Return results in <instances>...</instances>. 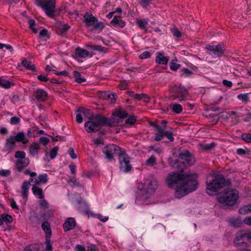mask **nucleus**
<instances>
[{
  "instance_id": "nucleus-25",
  "label": "nucleus",
  "mask_w": 251,
  "mask_h": 251,
  "mask_svg": "<svg viewBox=\"0 0 251 251\" xmlns=\"http://www.w3.org/2000/svg\"><path fill=\"white\" fill-rule=\"evenodd\" d=\"M39 145L36 143H32L29 147V153L33 157L38 154V150L40 149Z\"/></svg>"
},
{
  "instance_id": "nucleus-39",
  "label": "nucleus",
  "mask_w": 251,
  "mask_h": 251,
  "mask_svg": "<svg viewBox=\"0 0 251 251\" xmlns=\"http://www.w3.org/2000/svg\"><path fill=\"white\" fill-rule=\"evenodd\" d=\"M180 75L181 76H184L188 77L191 76L193 73L192 71L188 70L187 68H184L180 71Z\"/></svg>"
},
{
  "instance_id": "nucleus-8",
  "label": "nucleus",
  "mask_w": 251,
  "mask_h": 251,
  "mask_svg": "<svg viewBox=\"0 0 251 251\" xmlns=\"http://www.w3.org/2000/svg\"><path fill=\"white\" fill-rule=\"evenodd\" d=\"M101 118H102V115L97 114L95 115V118L85 122L84 127L86 130L89 133L99 131L103 125V123L100 121Z\"/></svg>"
},
{
  "instance_id": "nucleus-57",
  "label": "nucleus",
  "mask_w": 251,
  "mask_h": 251,
  "mask_svg": "<svg viewBox=\"0 0 251 251\" xmlns=\"http://www.w3.org/2000/svg\"><path fill=\"white\" fill-rule=\"evenodd\" d=\"M151 56V53L148 51H144L139 55V58L141 59H147L150 58Z\"/></svg>"
},
{
  "instance_id": "nucleus-38",
  "label": "nucleus",
  "mask_w": 251,
  "mask_h": 251,
  "mask_svg": "<svg viewBox=\"0 0 251 251\" xmlns=\"http://www.w3.org/2000/svg\"><path fill=\"white\" fill-rule=\"evenodd\" d=\"M75 78V81L78 83H81L86 81V79L82 77L80 73L77 71H74L73 72Z\"/></svg>"
},
{
  "instance_id": "nucleus-52",
  "label": "nucleus",
  "mask_w": 251,
  "mask_h": 251,
  "mask_svg": "<svg viewBox=\"0 0 251 251\" xmlns=\"http://www.w3.org/2000/svg\"><path fill=\"white\" fill-rule=\"evenodd\" d=\"M50 238L51 237H46V251H52V245L50 243Z\"/></svg>"
},
{
  "instance_id": "nucleus-54",
  "label": "nucleus",
  "mask_w": 251,
  "mask_h": 251,
  "mask_svg": "<svg viewBox=\"0 0 251 251\" xmlns=\"http://www.w3.org/2000/svg\"><path fill=\"white\" fill-rule=\"evenodd\" d=\"M20 122V119L17 117H12L10 118V123L12 125H17Z\"/></svg>"
},
{
  "instance_id": "nucleus-15",
  "label": "nucleus",
  "mask_w": 251,
  "mask_h": 251,
  "mask_svg": "<svg viewBox=\"0 0 251 251\" xmlns=\"http://www.w3.org/2000/svg\"><path fill=\"white\" fill-rule=\"evenodd\" d=\"M100 121L103 123V126H108L110 127L118 126L120 123L118 119L115 118L108 119L103 116H102V118H101Z\"/></svg>"
},
{
  "instance_id": "nucleus-64",
  "label": "nucleus",
  "mask_w": 251,
  "mask_h": 251,
  "mask_svg": "<svg viewBox=\"0 0 251 251\" xmlns=\"http://www.w3.org/2000/svg\"><path fill=\"white\" fill-rule=\"evenodd\" d=\"M11 174V172L9 170H0V176H8Z\"/></svg>"
},
{
  "instance_id": "nucleus-16",
  "label": "nucleus",
  "mask_w": 251,
  "mask_h": 251,
  "mask_svg": "<svg viewBox=\"0 0 251 251\" xmlns=\"http://www.w3.org/2000/svg\"><path fill=\"white\" fill-rule=\"evenodd\" d=\"M33 95L39 102L45 101L48 97V93L43 89L39 88L34 92Z\"/></svg>"
},
{
  "instance_id": "nucleus-34",
  "label": "nucleus",
  "mask_w": 251,
  "mask_h": 251,
  "mask_svg": "<svg viewBox=\"0 0 251 251\" xmlns=\"http://www.w3.org/2000/svg\"><path fill=\"white\" fill-rule=\"evenodd\" d=\"M112 115L122 119L126 118L128 116V114L126 111L123 109L116 110L115 111L113 112Z\"/></svg>"
},
{
  "instance_id": "nucleus-3",
  "label": "nucleus",
  "mask_w": 251,
  "mask_h": 251,
  "mask_svg": "<svg viewBox=\"0 0 251 251\" xmlns=\"http://www.w3.org/2000/svg\"><path fill=\"white\" fill-rule=\"evenodd\" d=\"M219 203L225 205L232 206L234 205L239 198V192L236 189L226 188L224 191L217 196Z\"/></svg>"
},
{
  "instance_id": "nucleus-2",
  "label": "nucleus",
  "mask_w": 251,
  "mask_h": 251,
  "mask_svg": "<svg viewBox=\"0 0 251 251\" xmlns=\"http://www.w3.org/2000/svg\"><path fill=\"white\" fill-rule=\"evenodd\" d=\"M178 158L179 159H169V163L173 168L177 169L180 172H182L187 165H192L194 163V160L192 158V154L188 150L180 152Z\"/></svg>"
},
{
  "instance_id": "nucleus-21",
  "label": "nucleus",
  "mask_w": 251,
  "mask_h": 251,
  "mask_svg": "<svg viewBox=\"0 0 251 251\" xmlns=\"http://www.w3.org/2000/svg\"><path fill=\"white\" fill-rule=\"evenodd\" d=\"M156 56L155 58L156 63L159 64L167 65L169 60V56H164V55L160 52H158L156 53Z\"/></svg>"
},
{
  "instance_id": "nucleus-41",
  "label": "nucleus",
  "mask_w": 251,
  "mask_h": 251,
  "mask_svg": "<svg viewBox=\"0 0 251 251\" xmlns=\"http://www.w3.org/2000/svg\"><path fill=\"white\" fill-rule=\"evenodd\" d=\"M250 206V205L248 204L240 207L239 210V213L242 215H245L249 213L250 212H251V207Z\"/></svg>"
},
{
  "instance_id": "nucleus-5",
  "label": "nucleus",
  "mask_w": 251,
  "mask_h": 251,
  "mask_svg": "<svg viewBox=\"0 0 251 251\" xmlns=\"http://www.w3.org/2000/svg\"><path fill=\"white\" fill-rule=\"evenodd\" d=\"M35 3L40 7L49 17L53 19L56 16L55 0H35Z\"/></svg>"
},
{
  "instance_id": "nucleus-20",
  "label": "nucleus",
  "mask_w": 251,
  "mask_h": 251,
  "mask_svg": "<svg viewBox=\"0 0 251 251\" xmlns=\"http://www.w3.org/2000/svg\"><path fill=\"white\" fill-rule=\"evenodd\" d=\"M29 163L28 158L24 159H17L16 161V167L19 172H21L24 168L26 167Z\"/></svg>"
},
{
  "instance_id": "nucleus-35",
  "label": "nucleus",
  "mask_w": 251,
  "mask_h": 251,
  "mask_svg": "<svg viewBox=\"0 0 251 251\" xmlns=\"http://www.w3.org/2000/svg\"><path fill=\"white\" fill-rule=\"evenodd\" d=\"M136 23L141 29L147 30V25L148 24V20L147 19H136Z\"/></svg>"
},
{
  "instance_id": "nucleus-56",
  "label": "nucleus",
  "mask_w": 251,
  "mask_h": 251,
  "mask_svg": "<svg viewBox=\"0 0 251 251\" xmlns=\"http://www.w3.org/2000/svg\"><path fill=\"white\" fill-rule=\"evenodd\" d=\"M152 0H140V4L143 7L146 8L151 4Z\"/></svg>"
},
{
  "instance_id": "nucleus-58",
  "label": "nucleus",
  "mask_w": 251,
  "mask_h": 251,
  "mask_svg": "<svg viewBox=\"0 0 251 251\" xmlns=\"http://www.w3.org/2000/svg\"><path fill=\"white\" fill-rule=\"evenodd\" d=\"M172 33H173V36L177 37L180 38L181 37L182 34L181 32L178 30V29L176 28H173L171 30Z\"/></svg>"
},
{
  "instance_id": "nucleus-18",
  "label": "nucleus",
  "mask_w": 251,
  "mask_h": 251,
  "mask_svg": "<svg viewBox=\"0 0 251 251\" xmlns=\"http://www.w3.org/2000/svg\"><path fill=\"white\" fill-rule=\"evenodd\" d=\"M75 226V221L74 218H68L63 224V228L65 231L74 229Z\"/></svg>"
},
{
  "instance_id": "nucleus-28",
  "label": "nucleus",
  "mask_w": 251,
  "mask_h": 251,
  "mask_svg": "<svg viewBox=\"0 0 251 251\" xmlns=\"http://www.w3.org/2000/svg\"><path fill=\"white\" fill-rule=\"evenodd\" d=\"M33 194L38 196L39 199L42 200L44 198V195L42 188L38 187L35 185H33L31 189Z\"/></svg>"
},
{
  "instance_id": "nucleus-48",
  "label": "nucleus",
  "mask_w": 251,
  "mask_h": 251,
  "mask_svg": "<svg viewBox=\"0 0 251 251\" xmlns=\"http://www.w3.org/2000/svg\"><path fill=\"white\" fill-rule=\"evenodd\" d=\"M136 121V117L133 115H130L126 120L125 123L129 125H133Z\"/></svg>"
},
{
  "instance_id": "nucleus-14",
  "label": "nucleus",
  "mask_w": 251,
  "mask_h": 251,
  "mask_svg": "<svg viewBox=\"0 0 251 251\" xmlns=\"http://www.w3.org/2000/svg\"><path fill=\"white\" fill-rule=\"evenodd\" d=\"M77 203L79 205L78 209L79 212L85 215L89 214V206L85 200L81 198H79L77 200Z\"/></svg>"
},
{
  "instance_id": "nucleus-31",
  "label": "nucleus",
  "mask_w": 251,
  "mask_h": 251,
  "mask_svg": "<svg viewBox=\"0 0 251 251\" xmlns=\"http://www.w3.org/2000/svg\"><path fill=\"white\" fill-rule=\"evenodd\" d=\"M48 178L47 174H40L38 176V179H35L34 184L40 185L41 183H46L48 182Z\"/></svg>"
},
{
  "instance_id": "nucleus-46",
  "label": "nucleus",
  "mask_w": 251,
  "mask_h": 251,
  "mask_svg": "<svg viewBox=\"0 0 251 251\" xmlns=\"http://www.w3.org/2000/svg\"><path fill=\"white\" fill-rule=\"evenodd\" d=\"M241 138L246 143H251V133H242L241 135Z\"/></svg>"
},
{
  "instance_id": "nucleus-13",
  "label": "nucleus",
  "mask_w": 251,
  "mask_h": 251,
  "mask_svg": "<svg viewBox=\"0 0 251 251\" xmlns=\"http://www.w3.org/2000/svg\"><path fill=\"white\" fill-rule=\"evenodd\" d=\"M151 195V194L149 193L148 191L142 188V189L140 190L137 193L136 202L138 203H144L147 201V200Z\"/></svg>"
},
{
  "instance_id": "nucleus-24",
  "label": "nucleus",
  "mask_w": 251,
  "mask_h": 251,
  "mask_svg": "<svg viewBox=\"0 0 251 251\" xmlns=\"http://www.w3.org/2000/svg\"><path fill=\"white\" fill-rule=\"evenodd\" d=\"M77 112L81 113L85 117L88 119V120L95 118V116L91 110L89 109H85L83 107L78 109Z\"/></svg>"
},
{
  "instance_id": "nucleus-42",
  "label": "nucleus",
  "mask_w": 251,
  "mask_h": 251,
  "mask_svg": "<svg viewBox=\"0 0 251 251\" xmlns=\"http://www.w3.org/2000/svg\"><path fill=\"white\" fill-rule=\"evenodd\" d=\"M237 98L241 100L243 103H247L249 101V97L248 93L240 94L237 96Z\"/></svg>"
},
{
  "instance_id": "nucleus-59",
  "label": "nucleus",
  "mask_w": 251,
  "mask_h": 251,
  "mask_svg": "<svg viewBox=\"0 0 251 251\" xmlns=\"http://www.w3.org/2000/svg\"><path fill=\"white\" fill-rule=\"evenodd\" d=\"M50 142V140L46 137H41L39 138V143L44 146H46Z\"/></svg>"
},
{
  "instance_id": "nucleus-12",
  "label": "nucleus",
  "mask_w": 251,
  "mask_h": 251,
  "mask_svg": "<svg viewBox=\"0 0 251 251\" xmlns=\"http://www.w3.org/2000/svg\"><path fill=\"white\" fill-rule=\"evenodd\" d=\"M158 182L155 179L146 180L143 184V188L152 194L157 187Z\"/></svg>"
},
{
  "instance_id": "nucleus-44",
  "label": "nucleus",
  "mask_w": 251,
  "mask_h": 251,
  "mask_svg": "<svg viewBox=\"0 0 251 251\" xmlns=\"http://www.w3.org/2000/svg\"><path fill=\"white\" fill-rule=\"evenodd\" d=\"M176 62V59H174L169 63L170 69L173 71H176L180 67V64L177 63Z\"/></svg>"
},
{
  "instance_id": "nucleus-51",
  "label": "nucleus",
  "mask_w": 251,
  "mask_h": 251,
  "mask_svg": "<svg viewBox=\"0 0 251 251\" xmlns=\"http://www.w3.org/2000/svg\"><path fill=\"white\" fill-rule=\"evenodd\" d=\"M164 136H166L170 141L173 142L174 141L173 137V133L172 131L166 130L164 132Z\"/></svg>"
},
{
  "instance_id": "nucleus-19",
  "label": "nucleus",
  "mask_w": 251,
  "mask_h": 251,
  "mask_svg": "<svg viewBox=\"0 0 251 251\" xmlns=\"http://www.w3.org/2000/svg\"><path fill=\"white\" fill-rule=\"evenodd\" d=\"M110 25L116 27L123 28L126 25V22L121 20L119 16L115 15L110 22Z\"/></svg>"
},
{
  "instance_id": "nucleus-17",
  "label": "nucleus",
  "mask_w": 251,
  "mask_h": 251,
  "mask_svg": "<svg viewBox=\"0 0 251 251\" xmlns=\"http://www.w3.org/2000/svg\"><path fill=\"white\" fill-rule=\"evenodd\" d=\"M16 142L13 139L12 136H10L9 138H7L5 140V146L4 150L5 151L8 152L12 151L15 148V143Z\"/></svg>"
},
{
  "instance_id": "nucleus-36",
  "label": "nucleus",
  "mask_w": 251,
  "mask_h": 251,
  "mask_svg": "<svg viewBox=\"0 0 251 251\" xmlns=\"http://www.w3.org/2000/svg\"><path fill=\"white\" fill-rule=\"evenodd\" d=\"M22 64L24 67L28 70L32 71H36L35 66L34 64H32L31 61H28L25 58L22 61Z\"/></svg>"
},
{
  "instance_id": "nucleus-37",
  "label": "nucleus",
  "mask_w": 251,
  "mask_h": 251,
  "mask_svg": "<svg viewBox=\"0 0 251 251\" xmlns=\"http://www.w3.org/2000/svg\"><path fill=\"white\" fill-rule=\"evenodd\" d=\"M13 85L14 84L10 81L5 80L2 78V77H0V87L5 89H8L11 85Z\"/></svg>"
},
{
  "instance_id": "nucleus-61",
  "label": "nucleus",
  "mask_w": 251,
  "mask_h": 251,
  "mask_svg": "<svg viewBox=\"0 0 251 251\" xmlns=\"http://www.w3.org/2000/svg\"><path fill=\"white\" fill-rule=\"evenodd\" d=\"M68 182L72 186H75L77 187H81V184L77 182L75 179L74 180L73 179H70L68 181Z\"/></svg>"
},
{
  "instance_id": "nucleus-10",
  "label": "nucleus",
  "mask_w": 251,
  "mask_h": 251,
  "mask_svg": "<svg viewBox=\"0 0 251 251\" xmlns=\"http://www.w3.org/2000/svg\"><path fill=\"white\" fill-rule=\"evenodd\" d=\"M122 149V148L115 144H109L103 147L102 152L106 159L112 161L114 160L115 155L118 156Z\"/></svg>"
},
{
  "instance_id": "nucleus-6",
  "label": "nucleus",
  "mask_w": 251,
  "mask_h": 251,
  "mask_svg": "<svg viewBox=\"0 0 251 251\" xmlns=\"http://www.w3.org/2000/svg\"><path fill=\"white\" fill-rule=\"evenodd\" d=\"M83 22L87 27L91 28V30H102L105 27L104 23L100 22L91 13L86 12L83 16Z\"/></svg>"
},
{
  "instance_id": "nucleus-23",
  "label": "nucleus",
  "mask_w": 251,
  "mask_h": 251,
  "mask_svg": "<svg viewBox=\"0 0 251 251\" xmlns=\"http://www.w3.org/2000/svg\"><path fill=\"white\" fill-rule=\"evenodd\" d=\"M250 235H249V231L248 230H242L236 233V237L238 238V239H240L239 240H242L246 242L249 241L250 242Z\"/></svg>"
},
{
  "instance_id": "nucleus-60",
  "label": "nucleus",
  "mask_w": 251,
  "mask_h": 251,
  "mask_svg": "<svg viewBox=\"0 0 251 251\" xmlns=\"http://www.w3.org/2000/svg\"><path fill=\"white\" fill-rule=\"evenodd\" d=\"M216 146V144L214 142L211 143L210 144H208L206 145H205L203 147V149L206 151L210 150L214 148Z\"/></svg>"
},
{
  "instance_id": "nucleus-11",
  "label": "nucleus",
  "mask_w": 251,
  "mask_h": 251,
  "mask_svg": "<svg viewBox=\"0 0 251 251\" xmlns=\"http://www.w3.org/2000/svg\"><path fill=\"white\" fill-rule=\"evenodd\" d=\"M208 51L209 54L215 58H219L223 56L226 50L224 44H219L217 45H208L205 48Z\"/></svg>"
},
{
  "instance_id": "nucleus-50",
  "label": "nucleus",
  "mask_w": 251,
  "mask_h": 251,
  "mask_svg": "<svg viewBox=\"0 0 251 251\" xmlns=\"http://www.w3.org/2000/svg\"><path fill=\"white\" fill-rule=\"evenodd\" d=\"M219 102V100L217 101H214L211 103L209 106V109L211 110L212 111H220L222 110V108L219 107H215L214 105L218 104Z\"/></svg>"
},
{
  "instance_id": "nucleus-9",
  "label": "nucleus",
  "mask_w": 251,
  "mask_h": 251,
  "mask_svg": "<svg viewBox=\"0 0 251 251\" xmlns=\"http://www.w3.org/2000/svg\"><path fill=\"white\" fill-rule=\"evenodd\" d=\"M119 161V169L124 173H128L131 171L132 167L130 163V157L126 153L125 149H122L118 155Z\"/></svg>"
},
{
  "instance_id": "nucleus-63",
  "label": "nucleus",
  "mask_w": 251,
  "mask_h": 251,
  "mask_svg": "<svg viewBox=\"0 0 251 251\" xmlns=\"http://www.w3.org/2000/svg\"><path fill=\"white\" fill-rule=\"evenodd\" d=\"M164 137V134L163 133H157L155 134L154 139L155 141L158 142L161 141Z\"/></svg>"
},
{
  "instance_id": "nucleus-4",
  "label": "nucleus",
  "mask_w": 251,
  "mask_h": 251,
  "mask_svg": "<svg viewBox=\"0 0 251 251\" xmlns=\"http://www.w3.org/2000/svg\"><path fill=\"white\" fill-rule=\"evenodd\" d=\"M213 177L212 181L206 182V189L211 192H217L226 186L231 184V181L229 180H226L222 174H215Z\"/></svg>"
},
{
  "instance_id": "nucleus-26",
  "label": "nucleus",
  "mask_w": 251,
  "mask_h": 251,
  "mask_svg": "<svg viewBox=\"0 0 251 251\" xmlns=\"http://www.w3.org/2000/svg\"><path fill=\"white\" fill-rule=\"evenodd\" d=\"M41 227L45 233V237H51V230L49 222L45 221L41 225Z\"/></svg>"
},
{
  "instance_id": "nucleus-62",
  "label": "nucleus",
  "mask_w": 251,
  "mask_h": 251,
  "mask_svg": "<svg viewBox=\"0 0 251 251\" xmlns=\"http://www.w3.org/2000/svg\"><path fill=\"white\" fill-rule=\"evenodd\" d=\"M68 153L73 159H75L77 157L76 154L75 153V151L73 148H70L68 150Z\"/></svg>"
},
{
  "instance_id": "nucleus-53",
  "label": "nucleus",
  "mask_w": 251,
  "mask_h": 251,
  "mask_svg": "<svg viewBox=\"0 0 251 251\" xmlns=\"http://www.w3.org/2000/svg\"><path fill=\"white\" fill-rule=\"evenodd\" d=\"M146 164L148 166H153L155 164V157L154 155H151L147 160Z\"/></svg>"
},
{
  "instance_id": "nucleus-22",
  "label": "nucleus",
  "mask_w": 251,
  "mask_h": 251,
  "mask_svg": "<svg viewBox=\"0 0 251 251\" xmlns=\"http://www.w3.org/2000/svg\"><path fill=\"white\" fill-rule=\"evenodd\" d=\"M12 137L16 142H21L23 144H26L29 141L23 131L18 132L16 136H12Z\"/></svg>"
},
{
  "instance_id": "nucleus-40",
  "label": "nucleus",
  "mask_w": 251,
  "mask_h": 251,
  "mask_svg": "<svg viewBox=\"0 0 251 251\" xmlns=\"http://www.w3.org/2000/svg\"><path fill=\"white\" fill-rule=\"evenodd\" d=\"M239 239H238V238L236 237L234 240V243L237 247H242L243 249L246 248L247 244V242Z\"/></svg>"
},
{
  "instance_id": "nucleus-1",
  "label": "nucleus",
  "mask_w": 251,
  "mask_h": 251,
  "mask_svg": "<svg viewBox=\"0 0 251 251\" xmlns=\"http://www.w3.org/2000/svg\"><path fill=\"white\" fill-rule=\"evenodd\" d=\"M198 175L196 173H183L172 172L166 181L168 187L175 188V195L179 199L195 191L198 186Z\"/></svg>"
},
{
  "instance_id": "nucleus-30",
  "label": "nucleus",
  "mask_w": 251,
  "mask_h": 251,
  "mask_svg": "<svg viewBox=\"0 0 251 251\" xmlns=\"http://www.w3.org/2000/svg\"><path fill=\"white\" fill-rule=\"evenodd\" d=\"M29 220L32 226L34 227L40 225L42 222L41 218L36 214L30 216L29 218Z\"/></svg>"
},
{
  "instance_id": "nucleus-49",
  "label": "nucleus",
  "mask_w": 251,
  "mask_h": 251,
  "mask_svg": "<svg viewBox=\"0 0 251 251\" xmlns=\"http://www.w3.org/2000/svg\"><path fill=\"white\" fill-rule=\"evenodd\" d=\"M58 149V147L56 146L51 150L50 153V160L54 159L56 156Z\"/></svg>"
},
{
  "instance_id": "nucleus-27",
  "label": "nucleus",
  "mask_w": 251,
  "mask_h": 251,
  "mask_svg": "<svg viewBox=\"0 0 251 251\" xmlns=\"http://www.w3.org/2000/svg\"><path fill=\"white\" fill-rule=\"evenodd\" d=\"M0 218L2 221V225L3 224H5L6 225L10 224L12 223L13 220L12 217L7 213L0 214Z\"/></svg>"
},
{
  "instance_id": "nucleus-7",
  "label": "nucleus",
  "mask_w": 251,
  "mask_h": 251,
  "mask_svg": "<svg viewBox=\"0 0 251 251\" xmlns=\"http://www.w3.org/2000/svg\"><path fill=\"white\" fill-rule=\"evenodd\" d=\"M189 91L185 87L174 85L170 89V98L172 100H177L179 102L188 99Z\"/></svg>"
},
{
  "instance_id": "nucleus-55",
  "label": "nucleus",
  "mask_w": 251,
  "mask_h": 251,
  "mask_svg": "<svg viewBox=\"0 0 251 251\" xmlns=\"http://www.w3.org/2000/svg\"><path fill=\"white\" fill-rule=\"evenodd\" d=\"M236 153L239 155H245L246 154H248L249 155H250L249 151H246V150L242 148L238 149L236 151Z\"/></svg>"
},
{
  "instance_id": "nucleus-43",
  "label": "nucleus",
  "mask_w": 251,
  "mask_h": 251,
  "mask_svg": "<svg viewBox=\"0 0 251 251\" xmlns=\"http://www.w3.org/2000/svg\"><path fill=\"white\" fill-rule=\"evenodd\" d=\"M39 37L40 38L43 39L44 41H46L47 39L49 38V36L48 35V31L45 28H43L39 33Z\"/></svg>"
},
{
  "instance_id": "nucleus-45",
  "label": "nucleus",
  "mask_w": 251,
  "mask_h": 251,
  "mask_svg": "<svg viewBox=\"0 0 251 251\" xmlns=\"http://www.w3.org/2000/svg\"><path fill=\"white\" fill-rule=\"evenodd\" d=\"M172 110L176 114H179L182 111V107L179 104L175 103L172 105Z\"/></svg>"
},
{
  "instance_id": "nucleus-29",
  "label": "nucleus",
  "mask_w": 251,
  "mask_h": 251,
  "mask_svg": "<svg viewBox=\"0 0 251 251\" xmlns=\"http://www.w3.org/2000/svg\"><path fill=\"white\" fill-rule=\"evenodd\" d=\"M75 54L80 58H85L87 56L92 57L90 53L86 50L78 47L75 50Z\"/></svg>"
},
{
  "instance_id": "nucleus-47",
  "label": "nucleus",
  "mask_w": 251,
  "mask_h": 251,
  "mask_svg": "<svg viewBox=\"0 0 251 251\" xmlns=\"http://www.w3.org/2000/svg\"><path fill=\"white\" fill-rule=\"evenodd\" d=\"M15 157L17 159H26L25 157V153L24 151H17L15 153Z\"/></svg>"
},
{
  "instance_id": "nucleus-32",
  "label": "nucleus",
  "mask_w": 251,
  "mask_h": 251,
  "mask_svg": "<svg viewBox=\"0 0 251 251\" xmlns=\"http://www.w3.org/2000/svg\"><path fill=\"white\" fill-rule=\"evenodd\" d=\"M86 47L87 48V49L91 50H97L100 52H103L104 53L106 52L105 49L100 45L88 44L86 45Z\"/></svg>"
},
{
  "instance_id": "nucleus-33",
  "label": "nucleus",
  "mask_w": 251,
  "mask_h": 251,
  "mask_svg": "<svg viewBox=\"0 0 251 251\" xmlns=\"http://www.w3.org/2000/svg\"><path fill=\"white\" fill-rule=\"evenodd\" d=\"M29 188V182H27L26 180L25 181L22 186V196L24 199L27 198L28 190Z\"/></svg>"
}]
</instances>
